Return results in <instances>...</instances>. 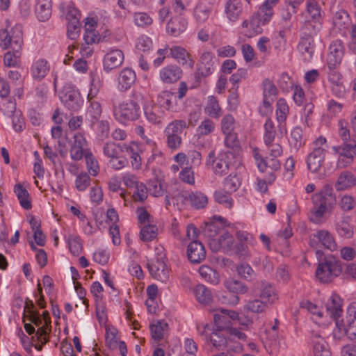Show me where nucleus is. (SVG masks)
I'll return each mask as SVG.
<instances>
[{
    "label": "nucleus",
    "instance_id": "nucleus-1",
    "mask_svg": "<svg viewBox=\"0 0 356 356\" xmlns=\"http://www.w3.org/2000/svg\"><path fill=\"white\" fill-rule=\"evenodd\" d=\"M313 207L309 213L311 222L316 225L325 222V215L330 213L336 204V197L331 184H326L322 188L311 197Z\"/></svg>",
    "mask_w": 356,
    "mask_h": 356
},
{
    "label": "nucleus",
    "instance_id": "nucleus-2",
    "mask_svg": "<svg viewBox=\"0 0 356 356\" xmlns=\"http://www.w3.org/2000/svg\"><path fill=\"white\" fill-rule=\"evenodd\" d=\"M143 96L138 92H133L129 99L118 105H113V115L117 121L125 124L138 119L140 115V104Z\"/></svg>",
    "mask_w": 356,
    "mask_h": 356
},
{
    "label": "nucleus",
    "instance_id": "nucleus-3",
    "mask_svg": "<svg viewBox=\"0 0 356 356\" xmlns=\"http://www.w3.org/2000/svg\"><path fill=\"white\" fill-rule=\"evenodd\" d=\"M309 245L315 250L318 261L322 260L324 256L322 248L334 252L338 248L333 234L327 229H318L312 233L309 236Z\"/></svg>",
    "mask_w": 356,
    "mask_h": 356
},
{
    "label": "nucleus",
    "instance_id": "nucleus-4",
    "mask_svg": "<svg viewBox=\"0 0 356 356\" xmlns=\"http://www.w3.org/2000/svg\"><path fill=\"white\" fill-rule=\"evenodd\" d=\"M29 304L31 307H29V303L26 302L25 309H29L28 312L30 315V321L34 325L38 327L37 332L35 333V337L38 341H41V345L39 347L35 346V348L40 350L42 348V346L46 343L49 340L48 335L51 331L50 316L48 312L47 311L43 312L42 316L40 315L38 312L33 310V302L30 301Z\"/></svg>",
    "mask_w": 356,
    "mask_h": 356
},
{
    "label": "nucleus",
    "instance_id": "nucleus-5",
    "mask_svg": "<svg viewBox=\"0 0 356 356\" xmlns=\"http://www.w3.org/2000/svg\"><path fill=\"white\" fill-rule=\"evenodd\" d=\"M318 261L319 264L316 270V276L320 282H330L341 273V262L333 255H328L323 261Z\"/></svg>",
    "mask_w": 356,
    "mask_h": 356
},
{
    "label": "nucleus",
    "instance_id": "nucleus-6",
    "mask_svg": "<svg viewBox=\"0 0 356 356\" xmlns=\"http://www.w3.org/2000/svg\"><path fill=\"white\" fill-rule=\"evenodd\" d=\"M327 149L325 138L320 136L314 142L313 151L307 157V168L312 173H316L321 168Z\"/></svg>",
    "mask_w": 356,
    "mask_h": 356
},
{
    "label": "nucleus",
    "instance_id": "nucleus-7",
    "mask_svg": "<svg viewBox=\"0 0 356 356\" xmlns=\"http://www.w3.org/2000/svg\"><path fill=\"white\" fill-rule=\"evenodd\" d=\"M233 159L232 154L229 152H220L218 156L211 151L209 153L206 160V165L211 166L215 175L222 177L226 175L231 167V160Z\"/></svg>",
    "mask_w": 356,
    "mask_h": 356
},
{
    "label": "nucleus",
    "instance_id": "nucleus-8",
    "mask_svg": "<svg viewBox=\"0 0 356 356\" xmlns=\"http://www.w3.org/2000/svg\"><path fill=\"white\" fill-rule=\"evenodd\" d=\"M23 45V33L19 26L13 27L10 31L3 30L0 31V47L6 49H22Z\"/></svg>",
    "mask_w": 356,
    "mask_h": 356
},
{
    "label": "nucleus",
    "instance_id": "nucleus-9",
    "mask_svg": "<svg viewBox=\"0 0 356 356\" xmlns=\"http://www.w3.org/2000/svg\"><path fill=\"white\" fill-rule=\"evenodd\" d=\"M332 150L338 155V168H344L351 165L356 156V144L343 143L339 146L332 147Z\"/></svg>",
    "mask_w": 356,
    "mask_h": 356
},
{
    "label": "nucleus",
    "instance_id": "nucleus-10",
    "mask_svg": "<svg viewBox=\"0 0 356 356\" xmlns=\"http://www.w3.org/2000/svg\"><path fill=\"white\" fill-rule=\"evenodd\" d=\"M60 98L64 106L73 112L78 111L83 104V99L79 90L71 87L64 88Z\"/></svg>",
    "mask_w": 356,
    "mask_h": 356
},
{
    "label": "nucleus",
    "instance_id": "nucleus-11",
    "mask_svg": "<svg viewBox=\"0 0 356 356\" xmlns=\"http://www.w3.org/2000/svg\"><path fill=\"white\" fill-rule=\"evenodd\" d=\"M165 254H161L156 261H148L147 268L151 275L161 282H166L170 277V270L164 261Z\"/></svg>",
    "mask_w": 356,
    "mask_h": 356
},
{
    "label": "nucleus",
    "instance_id": "nucleus-12",
    "mask_svg": "<svg viewBox=\"0 0 356 356\" xmlns=\"http://www.w3.org/2000/svg\"><path fill=\"white\" fill-rule=\"evenodd\" d=\"M214 56L208 51H204L200 56L197 63V72L195 77L200 81L202 77L211 75L214 71Z\"/></svg>",
    "mask_w": 356,
    "mask_h": 356
},
{
    "label": "nucleus",
    "instance_id": "nucleus-13",
    "mask_svg": "<svg viewBox=\"0 0 356 356\" xmlns=\"http://www.w3.org/2000/svg\"><path fill=\"white\" fill-rule=\"evenodd\" d=\"M157 103L162 109L177 113L181 108L182 103L178 99L177 94L170 90H163L157 97Z\"/></svg>",
    "mask_w": 356,
    "mask_h": 356
},
{
    "label": "nucleus",
    "instance_id": "nucleus-14",
    "mask_svg": "<svg viewBox=\"0 0 356 356\" xmlns=\"http://www.w3.org/2000/svg\"><path fill=\"white\" fill-rule=\"evenodd\" d=\"M238 313L235 311L222 309L214 314V323L219 330L227 331L237 320Z\"/></svg>",
    "mask_w": 356,
    "mask_h": 356
},
{
    "label": "nucleus",
    "instance_id": "nucleus-15",
    "mask_svg": "<svg viewBox=\"0 0 356 356\" xmlns=\"http://www.w3.org/2000/svg\"><path fill=\"white\" fill-rule=\"evenodd\" d=\"M234 239L232 234L228 232L222 234L218 240L211 239L209 245L212 251H222L229 254L234 250Z\"/></svg>",
    "mask_w": 356,
    "mask_h": 356
},
{
    "label": "nucleus",
    "instance_id": "nucleus-16",
    "mask_svg": "<svg viewBox=\"0 0 356 356\" xmlns=\"http://www.w3.org/2000/svg\"><path fill=\"white\" fill-rule=\"evenodd\" d=\"M179 197L185 202L188 203L195 209L205 208L209 202L208 197L204 193L199 191H186L180 194Z\"/></svg>",
    "mask_w": 356,
    "mask_h": 356
},
{
    "label": "nucleus",
    "instance_id": "nucleus-17",
    "mask_svg": "<svg viewBox=\"0 0 356 356\" xmlns=\"http://www.w3.org/2000/svg\"><path fill=\"white\" fill-rule=\"evenodd\" d=\"M235 120L232 115H225L221 121V129L225 135V143L229 147H233L236 145V136L234 133Z\"/></svg>",
    "mask_w": 356,
    "mask_h": 356
},
{
    "label": "nucleus",
    "instance_id": "nucleus-18",
    "mask_svg": "<svg viewBox=\"0 0 356 356\" xmlns=\"http://www.w3.org/2000/svg\"><path fill=\"white\" fill-rule=\"evenodd\" d=\"M124 56L122 51L118 49H111L104 57V70L108 73L113 70L120 67L124 62Z\"/></svg>",
    "mask_w": 356,
    "mask_h": 356
},
{
    "label": "nucleus",
    "instance_id": "nucleus-19",
    "mask_svg": "<svg viewBox=\"0 0 356 356\" xmlns=\"http://www.w3.org/2000/svg\"><path fill=\"white\" fill-rule=\"evenodd\" d=\"M345 48L341 40L333 41L329 47V52L327 56V66H339L341 63Z\"/></svg>",
    "mask_w": 356,
    "mask_h": 356
},
{
    "label": "nucleus",
    "instance_id": "nucleus-20",
    "mask_svg": "<svg viewBox=\"0 0 356 356\" xmlns=\"http://www.w3.org/2000/svg\"><path fill=\"white\" fill-rule=\"evenodd\" d=\"M259 288V298L266 305H273L278 300V293L274 286L266 280H261L255 284Z\"/></svg>",
    "mask_w": 356,
    "mask_h": 356
},
{
    "label": "nucleus",
    "instance_id": "nucleus-21",
    "mask_svg": "<svg viewBox=\"0 0 356 356\" xmlns=\"http://www.w3.org/2000/svg\"><path fill=\"white\" fill-rule=\"evenodd\" d=\"M170 56L184 67L191 70L194 67V59L192 58L191 54L182 47L175 45L170 47Z\"/></svg>",
    "mask_w": 356,
    "mask_h": 356
},
{
    "label": "nucleus",
    "instance_id": "nucleus-22",
    "mask_svg": "<svg viewBox=\"0 0 356 356\" xmlns=\"http://www.w3.org/2000/svg\"><path fill=\"white\" fill-rule=\"evenodd\" d=\"M136 80V72L129 67H125L118 74L117 88L120 92H125L131 88Z\"/></svg>",
    "mask_w": 356,
    "mask_h": 356
},
{
    "label": "nucleus",
    "instance_id": "nucleus-23",
    "mask_svg": "<svg viewBox=\"0 0 356 356\" xmlns=\"http://www.w3.org/2000/svg\"><path fill=\"white\" fill-rule=\"evenodd\" d=\"M182 76V70L177 65H169L163 67L159 72V76L164 83H173L178 81Z\"/></svg>",
    "mask_w": 356,
    "mask_h": 356
},
{
    "label": "nucleus",
    "instance_id": "nucleus-24",
    "mask_svg": "<svg viewBox=\"0 0 356 356\" xmlns=\"http://www.w3.org/2000/svg\"><path fill=\"white\" fill-rule=\"evenodd\" d=\"M341 297L335 293L332 294L325 304L327 314L333 319L339 318L343 313Z\"/></svg>",
    "mask_w": 356,
    "mask_h": 356
},
{
    "label": "nucleus",
    "instance_id": "nucleus-25",
    "mask_svg": "<svg viewBox=\"0 0 356 356\" xmlns=\"http://www.w3.org/2000/svg\"><path fill=\"white\" fill-rule=\"evenodd\" d=\"M242 33L247 38H252L262 33L261 24L258 17L252 15L242 23Z\"/></svg>",
    "mask_w": 356,
    "mask_h": 356
},
{
    "label": "nucleus",
    "instance_id": "nucleus-26",
    "mask_svg": "<svg viewBox=\"0 0 356 356\" xmlns=\"http://www.w3.org/2000/svg\"><path fill=\"white\" fill-rule=\"evenodd\" d=\"M187 255L191 262L193 264L200 263L206 257L204 245L200 241L194 240L188 245Z\"/></svg>",
    "mask_w": 356,
    "mask_h": 356
},
{
    "label": "nucleus",
    "instance_id": "nucleus-27",
    "mask_svg": "<svg viewBox=\"0 0 356 356\" xmlns=\"http://www.w3.org/2000/svg\"><path fill=\"white\" fill-rule=\"evenodd\" d=\"M243 11L241 0H227L225 4L224 12L230 22L237 21Z\"/></svg>",
    "mask_w": 356,
    "mask_h": 356
},
{
    "label": "nucleus",
    "instance_id": "nucleus-28",
    "mask_svg": "<svg viewBox=\"0 0 356 356\" xmlns=\"http://www.w3.org/2000/svg\"><path fill=\"white\" fill-rule=\"evenodd\" d=\"M144 114L146 119L151 123L159 124L161 122L163 115L164 111L157 103L146 104L143 107Z\"/></svg>",
    "mask_w": 356,
    "mask_h": 356
},
{
    "label": "nucleus",
    "instance_id": "nucleus-29",
    "mask_svg": "<svg viewBox=\"0 0 356 356\" xmlns=\"http://www.w3.org/2000/svg\"><path fill=\"white\" fill-rule=\"evenodd\" d=\"M314 356H331L325 339L318 333H313L311 338Z\"/></svg>",
    "mask_w": 356,
    "mask_h": 356
},
{
    "label": "nucleus",
    "instance_id": "nucleus-30",
    "mask_svg": "<svg viewBox=\"0 0 356 356\" xmlns=\"http://www.w3.org/2000/svg\"><path fill=\"white\" fill-rule=\"evenodd\" d=\"M356 185V177L349 171H343L339 175L336 183L335 188L338 191H345Z\"/></svg>",
    "mask_w": 356,
    "mask_h": 356
},
{
    "label": "nucleus",
    "instance_id": "nucleus-31",
    "mask_svg": "<svg viewBox=\"0 0 356 356\" xmlns=\"http://www.w3.org/2000/svg\"><path fill=\"white\" fill-rule=\"evenodd\" d=\"M186 24V21L180 16L171 17L167 23L166 31L172 36H178L185 31Z\"/></svg>",
    "mask_w": 356,
    "mask_h": 356
},
{
    "label": "nucleus",
    "instance_id": "nucleus-32",
    "mask_svg": "<svg viewBox=\"0 0 356 356\" xmlns=\"http://www.w3.org/2000/svg\"><path fill=\"white\" fill-rule=\"evenodd\" d=\"M204 111L207 115L216 119L222 116L223 113L217 97L213 95L207 97Z\"/></svg>",
    "mask_w": 356,
    "mask_h": 356
},
{
    "label": "nucleus",
    "instance_id": "nucleus-33",
    "mask_svg": "<svg viewBox=\"0 0 356 356\" xmlns=\"http://www.w3.org/2000/svg\"><path fill=\"white\" fill-rule=\"evenodd\" d=\"M35 15L41 22H45L51 15V0H37Z\"/></svg>",
    "mask_w": 356,
    "mask_h": 356
},
{
    "label": "nucleus",
    "instance_id": "nucleus-34",
    "mask_svg": "<svg viewBox=\"0 0 356 356\" xmlns=\"http://www.w3.org/2000/svg\"><path fill=\"white\" fill-rule=\"evenodd\" d=\"M49 70L48 63L45 59L40 58L33 62L31 72L34 79L41 80Z\"/></svg>",
    "mask_w": 356,
    "mask_h": 356
},
{
    "label": "nucleus",
    "instance_id": "nucleus-35",
    "mask_svg": "<svg viewBox=\"0 0 356 356\" xmlns=\"http://www.w3.org/2000/svg\"><path fill=\"white\" fill-rule=\"evenodd\" d=\"M321 22L307 19L300 29L301 36L313 39L321 30Z\"/></svg>",
    "mask_w": 356,
    "mask_h": 356
},
{
    "label": "nucleus",
    "instance_id": "nucleus-36",
    "mask_svg": "<svg viewBox=\"0 0 356 356\" xmlns=\"http://www.w3.org/2000/svg\"><path fill=\"white\" fill-rule=\"evenodd\" d=\"M289 108L284 99H280L277 102L276 119L279 123V129L281 133L286 132L283 123H284L289 114Z\"/></svg>",
    "mask_w": 356,
    "mask_h": 356
},
{
    "label": "nucleus",
    "instance_id": "nucleus-37",
    "mask_svg": "<svg viewBox=\"0 0 356 356\" xmlns=\"http://www.w3.org/2000/svg\"><path fill=\"white\" fill-rule=\"evenodd\" d=\"M336 230L341 237L350 238L354 234L353 226L350 224V218L343 217L336 226Z\"/></svg>",
    "mask_w": 356,
    "mask_h": 356
},
{
    "label": "nucleus",
    "instance_id": "nucleus-38",
    "mask_svg": "<svg viewBox=\"0 0 356 356\" xmlns=\"http://www.w3.org/2000/svg\"><path fill=\"white\" fill-rule=\"evenodd\" d=\"M298 49L305 56V59L310 60L314 52V40L301 36Z\"/></svg>",
    "mask_w": 356,
    "mask_h": 356
},
{
    "label": "nucleus",
    "instance_id": "nucleus-39",
    "mask_svg": "<svg viewBox=\"0 0 356 356\" xmlns=\"http://www.w3.org/2000/svg\"><path fill=\"white\" fill-rule=\"evenodd\" d=\"M14 192L22 208L26 210L31 209L30 195L22 184H17L14 187Z\"/></svg>",
    "mask_w": 356,
    "mask_h": 356
},
{
    "label": "nucleus",
    "instance_id": "nucleus-40",
    "mask_svg": "<svg viewBox=\"0 0 356 356\" xmlns=\"http://www.w3.org/2000/svg\"><path fill=\"white\" fill-rule=\"evenodd\" d=\"M200 276L207 282L217 285L220 282L219 273L214 269L208 266L204 265L199 269Z\"/></svg>",
    "mask_w": 356,
    "mask_h": 356
},
{
    "label": "nucleus",
    "instance_id": "nucleus-41",
    "mask_svg": "<svg viewBox=\"0 0 356 356\" xmlns=\"http://www.w3.org/2000/svg\"><path fill=\"white\" fill-rule=\"evenodd\" d=\"M225 287L231 293L244 294L248 291V286L242 282L229 278L224 282Z\"/></svg>",
    "mask_w": 356,
    "mask_h": 356
},
{
    "label": "nucleus",
    "instance_id": "nucleus-42",
    "mask_svg": "<svg viewBox=\"0 0 356 356\" xmlns=\"http://www.w3.org/2000/svg\"><path fill=\"white\" fill-rule=\"evenodd\" d=\"M194 293L197 300L202 304H209L213 300L211 291L203 284H197L194 289Z\"/></svg>",
    "mask_w": 356,
    "mask_h": 356
},
{
    "label": "nucleus",
    "instance_id": "nucleus-43",
    "mask_svg": "<svg viewBox=\"0 0 356 356\" xmlns=\"http://www.w3.org/2000/svg\"><path fill=\"white\" fill-rule=\"evenodd\" d=\"M103 86V76L97 73L91 74L90 90L88 94V100L96 97Z\"/></svg>",
    "mask_w": 356,
    "mask_h": 356
},
{
    "label": "nucleus",
    "instance_id": "nucleus-44",
    "mask_svg": "<svg viewBox=\"0 0 356 356\" xmlns=\"http://www.w3.org/2000/svg\"><path fill=\"white\" fill-rule=\"evenodd\" d=\"M306 11L309 17V19L322 21V10L317 1L315 0H307L306 3Z\"/></svg>",
    "mask_w": 356,
    "mask_h": 356
},
{
    "label": "nucleus",
    "instance_id": "nucleus-45",
    "mask_svg": "<svg viewBox=\"0 0 356 356\" xmlns=\"http://www.w3.org/2000/svg\"><path fill=\"white\" fill-rule=\"evenodd\" d=\"M336 321V326L333 330V337L337 340L342 339L346 335H353L351 334V330L349 325L346 322V320L334 319Z\"/></svg>",
    "mask_w": 356,
    "mask_h": 356
},
{
    "label": "nucleus",
    "instance_id": "nucleus-46",
    "mask_svg": "<svg viewBox=\"0 0 356 356\" xmlns=\"http://www.w3.org/2000/svg\"><path fill=\"white\" fill-rule=\"evenodd\" d=\"M300 307L305 309L312 315L313 319L318 323L323 316V312L320 307L307 300H304L300 302Z\"/></svg>",
    "mask_w": 356,
    "mask_h": 356
},
{
    "label": "nucleus",
    "instance_id": "nucleus-47",
    "mask_svg": "<svg viewBox=\"0 0 356 356\" xmlns=\"http://www.w3.org/2000/svg\"><path fill=\"white\" fill-rule=\"evenodd\" d=\"M168 325L163 321H158L155 324L149 326L152 337L155 341H160L163 338Z\"/></svg>",
    "mask_w": 356,
    "mask_h": 356
},
{
    "label": "nucleus",
    "instance_id": "nucleus-48",
    "mask_svg": "<svg viewBox=\"0 0 356 356\" xmlns=\"http://www.w3.org/2000/svg\"><path fill=\"white\" fill-rule=\"evenodd\" d=\"M90 106L86 111V117L90 120L93 124L96 122L102 115L101 104L97 101L89 100Z\"/></svg>",
    "mask_w": 356,
    "mask_h": 356
},
{
    "label": "nucleus",
    "instance_id": "nucleus-49",
    "mask_svg": "<svg viewBox=\"0 0 356 356\" xmlns=\"http://www.w3.org/2000/svg\"><path fill=\"white\" fill-rule=\"evenodd\" d=\"M346 322L350 327L351 334L356 336V302L350 303L346 312Z\"/></svg>",
    "mask_w": 356,
    "mask_h": 356
},
{
    "label": "nucleus",
    "instance_id": "nucleus-50",
    "mask_svg": "<svg viewBox=\"0 0 356 356\" xmlns=\"http://www.w3.org/2000/svg\"><path fill=\"white\" fill-rule=\"evenodd\" d=\"M186 127L187 122L185 120H175L167 125L164 133L180 136Z\"/></svg>",
    "mask_w": 356,
    "mask_h": 356
},
{
    "label": "nucleus",
    "instance_id": "nucleus-51",
    "mask_svg": "<svg viewBox=\"0 0 356 356\" xmlns=\"http://www.w3.org/2000/svg\"><path fill=\"white\" fill-rule=\"evenodd\" d=\"M91 184L90 175L86 172L78 174L74 181L75 188L79 191H85Z\"/></svg>",
    "mask_w": 356,
    "mask_h": 356
},
{
    "label": "nucleus",
    "instance_id": "nucleus-52",
    "mask_svg": "<svg viewBox=\"0 0 356 356\" xmlns=\"http://www.w3.org/2000/svg\"><path fill=\"white\" fill-rule=\"evenodd\" d=\"M60 9L62 10L64 13H65V18L67 22L80 20L81 13L74 7L72 3H68L66 6H65L63 4H61L60 6Z\"/></svg>",
    "mask_w": 356,
    "mask_h": 356
},
{
    "label": "nucleus",
    "instance_id": "nucleus-53",
    "mask_svg": "<svg viewBox=\"0 0 356 356\" xmlns=\"http://www.w3.org/2000/svg\"><path fill=\"white\" fill-rule=\"evenodd\" d=\"M264 128V141L265 145H268L275 140L276 133L274 123L270 118L266 119Z\"/></svg>",
    "mask_w": 356,
    "mask_h": 356
},
{
    "label": "nucleus",
    "instance_id": "nucleus-54",
    "mask_svg": "<svg viewBox=\"0 0 356 356\" xmlns=\"http://www.w3.org/2000/svg\"><path fill=\"white\" fill-rule=\"evenodd\" d=\"M267 308L266 302L261 299L250 300L244 306V309L248 312L259 314L264 312Z\"/></svg>",
    "mask_w": 356,
    "mask_h": 356
},
{
    "label": "nucleus",
    "instance_id": "nucleus-55",
    "mask_svg": "<svg viewBox=\"0 0 356 356\" xmlns=\"http://www.w3.org/2000/svg\"><path fill=\"white\" fill-rule=\"evenodd\" d=\"M158 229L156 225L147 224L144 225L140 232V238L143 241H149L156 238Z\"/></svg>",
    "mask_w": 356,
    "mask_h": 356
},
{
    "label": "nucleus",
    "instance_id": "nucleus-56",
    "mask_svg": "<svg viewBox=\"0 0 356 356\" xmlns=\"http://www.w3.org/2000/svg\"><path fill=\"white\" fill-rule=\"evenodd\" d=\"M21 50H13L5 54L3 62L8 67H16L20 63Z\"/></svg>",
    "mask_w": 356,
    "mask_h": 356
},
{
    "label": "nucleus",
    "instance_id": "nucleus-57",
    "mask_svg": "<svg viewBox=\"0 0 356 356\" xmlns=\"http://www.w3.org/2000/svg\"><path fill=\"white\" fill-rule=\"evenodd\" d=\"M214 200L218 204L230 209L233 205V199L230 195L222 190L216 191L213 194Z\"/></svg>",
    "mask_w": 356,
    "mask_h": 356
},
{
    "label": "nucleus",
    "instance_id": "nucleus-58",
    "mask_svg": "<svg viewBox=\"0 0 356 356\" xmlns=\"http://www.w3.org/2000/svg\"><path fill=\"white\" fill-rule=\"evenodd\" d=\"M134 22L137 26L145 27L153 23L152 17L145 12H137L134 14Z\"/></svg>",
    "mask_w": 356,
    "mask_h": 356
},
{
    "label": "nucleus",
    "instance_id": "nucleus-59",
    "mask_svg": "<svg viewBox=\"0 0 356 356\" xmlns=\"http://www.w3.org/2000/svg\"><path fill=\"white\" fill-rule=\"evenodd\" d=\"M221 331L218 330L213 332L210 336V341L213 346L219 350H222L227 346V340L221 333Z\"/></svg>",
    "mask_w": 356,
    "mask_h": 356
},
{
    "label": "nucleus",
    "instance_id": "nucleus-60",
    "mask_svg": "<svg viewBox=\"0 0 356 356\" xmlns=\"http://www.w3.org/2000/svg\"><path fill=\"white\" fill-rule=\"evenodd\" d=\"M85 159L88 172L92 176H97L99 172V166L97 160L91 153H86Z\"/></svg>",
    "mask_w": 356,
    "mask_h": 356
},
{
    "label": "nucleus",
    "instance_id": "nucleus-61",
    "mask_svg": "<svg viewBox=\"0 0 356 356\" xmlns=\"http://www.w3.org/2000/svg\"><path fill=\"white\" fill-rule=\"evenodd\" d=\"M214 129L215 124L209 118H205L197 127L196 132L199 136H207L212 133Z\"/></svg>",
    "mask_w": 356,
    "mask_h": 356
},
{
    "label": "nucleus",
    "instance_id": "nucleus-62",
    "mask_svg": "<svg viewBox=\"0 0 356 356\" xmlns=\"http://www.w3.org/2000/svg\"><path fill=\"white\" fill-rule=\"evenodd\" d=\"M211 10L203 4H198L194 10V17L199 23L204 22L209 17Z\"/></svg>",
    "mask_w": 356,
    "mask_h": 356
},
{
    "label": "nucleus",
    "instance_id": "nucleus-63",
    "mask_svg": "<svg viewBox=\"0 0 356 356\" xmlns=\"http://www.w3.org/2000/svg\"><path fill=\"white\" fill-rule=\"evenodd\" d=\"M68 248L73 255H79L82 250V243L79 236L70 235L67 238Z\"/></svg>",
    "mask_w": 356,
    "mask_h": 356
},
{
    "label": "nucleus",
    "instance_id": "nucleus-64",
    "mask_svg": "<svg viewBox=\"0 0 356 356\" xmlns=\"http://www.w3.org/2000/svg\"><path fill=\"white\" fill-rule=\"evenodd\" d=\"M338 67L339 66H327L328 71L327 74L330 86L343 82V76L337 70Z\"/></svg>",
    "mask_w": 356,
    "mask_h": 356
}]
</instances>
